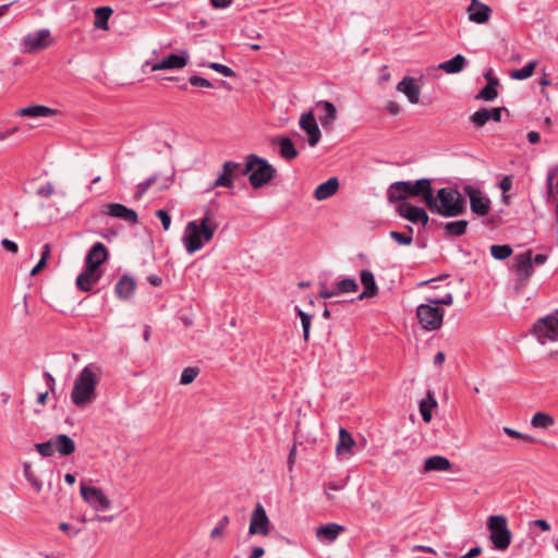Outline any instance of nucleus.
<instances>
[{
	"mask_svg": "<svg viewBox=\"0 0 558 558\" xmlns=\"http://www.w3.org/2000/svg\"><path fill=\"white\" fill-rule=\"evenodd\" d=\"M487 530L494 549L505 551L509 548L512 533L508 526V519L504 514H493L487 519Z\"/></svg>",
	"mask_w": 558,
	"mask_h": 558,
	"instance_id": "obj_7",
	"label": "nucleus"
},
{
	"mask_svg": "<svg viewBox=\"0 0 558 558\" xmlns=\"http://www.w3.org/2000/svg\"><path fill=\"white\" fill-rule=\"evenodd\" d=\"M338 187L339 181L336 177H332L316 187L314 196L318 201L326 199L332 196L338 191Z\"/></svg>",
	"mask_w": 558,
	"mask_h": 558,
	"instance_id": "obj_28",
	"label": "nucleus"
},
{
	"mask_svg": "<svg viewBox=\"0 0 558 558\" xmlns=\"http://www.w3.org/2000/svg\"><path fill=\"white\" fill-rule=\"evenodd\" d=\"M355 446V440L345 428H340L339 438L336 445V453L341 458H349L352 454V449Z\"/></svg>",
	"mask_w": 558,
	"mask_h": 558,
	"instance_id": "obj_22",
	"label": "nucleus"
},
{
	"mask_svg": "<svg viewBox=\"0 0 558 558\" xmlns=\"http://www.w3.org/2000/svg\"><path fill=\"white\" fill-rule=\"evenodd\" d=\"M207 66L227 77H234L236 75L235 72L231 68H229L225 64H221V63L210 62V63H208Z\"/></svg>",
	"mask_w": 558,
	"mask_h": 558,
	"instance_id": "obj_46",
	"label": "nucleus"
},
{
	"mask_svg": "<svg viewBox=\"0 0 558 558\" xmlns=\"http://www.w3.org/2000/svg\"><path fill=\"white\" fill-rule=\"evenodd\" d=\"M65 194L57 190L52 181H47L37 186V197L40 199H54L60 201L64 198Z\"/></svg>",
	"mask_w": 558,
	"mask_h": 558,
	"instance_id": "obj_26",
	"label": "nucleus"
},
{
	"mask_svg": "<svg viewBox=\"0 0 558 558\" xmlns=\"http://www.w3.org/2000/svg\"><path fill=\"white\" fill-rule=\"evenodd\" d=\"M21 117H35V105H29L26 108H22L16 112Z\"/></svg>",
	"mask_w": 558,
	"mask_h": 558,
	"instance_id": "obj_61",
	"label": "nucleus"
},
{
	"mask_svg": "<svg viewBox=\"0 0 558 558\" xmlns=\"http://www.w3.org/2000/svg\"><path fill=\"white\" fill-rule=\"evenodd\" d=\"M300 128L305 131L308 135L307 142L308 145L314 147L318 144L322 137L320 130L316 122L315 116L313 111L305 112L300 118Z\"/></svg>",
	"mask_w": 558,
	"mask_h": 558,
	"instance_id": "obj_15",
	"label": "nucleus"
},
{
	"mask_svg": "<svg viewBox=\"0 0 558 558\" xmlns=\"http://www.w3.org/2000/svg\"><path fill=\"white\" fill-rule=\"evenodd\" d=\"M54 41L49 29L37 31V50L49 48Z\"/></svg>",
	"mask_w": 558,
	"mask_h": 558,
	"instance_id": "obj_41",
	"label": "nucleus"
},
{
	"mask_svg": "<svg viewBox=\"0 0 558 558\" xmlns=\"http://www.w3.org/2000/svg\"><path fill=\"white\" fill-rule=\"evenodd\" d=\"M80 494L82 499L96 512L111 509L112 502L102 488L81 482Z\"/></svg>",
	"mask_w": 558,
	"mask_h": 558,
	"instance_id": "obj_10",
	"label": "nucleus"
},
{
	"mask_svg": "<svg viewBox=\"0 0 558 558\" xmlns=\"http://www.w3.org/2000/svg\"><path fill=\"white\" fill-rule=\"evenodd\" d=\"M343 487H344V484H340L337 482H329L325 485V494L329 500H333L335 495L332 493L339 492V490L343 489Z\"/></svg>",
	"mask_w": 558,
	"mask_h": 558,
	"instance_id": "obj_49",
	"label": "nucleus"
},
{
	"mask_svg": "<svg viewBox=\"0 0 558 558\" xmlns=\"http://www.w3.org/2000/svg\"><path fill=\"white\" fill-rule=\"evenodd\" d=\"M198 374L199 369L197 367L190 366L184 368L181 374L180 384L184 386L192 384L196 379Z\"/></svg>",
	"mask_w": 558,
	"mask_h": 558,
	"instance_id": "obj_43",
	"label": "nucleus"
},
{
	"mask_svg": "<svg viewBox=\"0 0 558 558\" xmlns=\"http://www.w3.org/2000/svg\"><path fill=\"white\" fill-rule=\"evenodd\" d=\"M426 301L433 305H451L453 303V296L451 293H446L439 299L427 298Z\"/></svg>",
	"mask_w": 558,
	"mask_h": 558,
	"instance_id": "obj_50",
	"label": "nucleus"
},
{
	"mask_svg": "<svg viewBox=\"0 0 558 558\" xmlns=\"http://www.w3.org/2000/svg\"><path fill=\"white\" fill-rule=\"evenodd\" d=\"M547 260L544 254L533 255L532 251H526L514 257L513 270L517 274L520 287L523 288L534 271V266L543 265Z\"/></svg>",
	"mask_w": 558,
	"mask_h": 558,
	"instance_id": "obj_8",
	"label": "nucleus"
},
{
	"mask_svg": "<svg viewBox=\"0 0 558 558\" xmlns=\"http://www.w3.org/2000/svg\"><path fill=\"white\" fill-rule=\"evenodd\" d=\"M242 170L241 163L234 161H226L222 165V173L216 179L213 183L211 187L216 189L219 186L223 187H232L233 186V178L232 175L235 171Z\"/></svg>",
	"mask_w": 558,
	"mask_h": 558,
	"instance_id": "obj_21",
	"label": "nucleus"
},
{
	"mask_svg": "<svg viewBox=\"0 0 558 558\" xmlns=\"http://www.w3.org/2000/svg\"><path fill=\"white\" fill-rule=\"evenodd\" d=\"M157 175H153L145 180L144 182L140 183L136 187L134 197L136 199H141L143 195L148 191V189L157 182Z\"/></svg>",
	"mask_w": 558,
	"mask_h": 558,
	"instance_id": "obj_44",
	"label": "nucleus"
},
{
	"mask_svg": "<svg viewBox=\"0 0 558 558\" xmlns=\"http://www.w3.org/2000/svg\"><path fill=\"white\" fill-rule=\"evenodd\" d=\"M108 258L106 246H92L85 258V269L76 278V287L80 291H90L104 275L101 265Z\"/></svg>",
	"mask_w": 558,
	"mask_h": 558,
	"instance_id": "obj_3",
	"label": "nucleus"
},
{
	"mask_svg": "<svg viewBox=\"0 0 558 558\" xmlns=\"http://www.w3.org/2000/svg\"><path fill=\"white\" fill-rule=\"evenodd\" d=\"M504 110H506V109L500 108V107L489 109V120H493L495 122H500L501 113Z\"/></svg>",
	"mask_w": 558,
	"mask_h": 558,
	"instance_id": "obj_56",
	"label": "nucleus"
},
{
	"mask_svg": "<svg viewBox=\"0 0 558 558\" xmlns=\"http://www.w3.org/2000/svg\"><path fill=\"white\" fill-rule=\"evenodd\" d=\"M499 85V80H489L481 92L475 96L477 100L492 101L498 96L497 86Z\"/></svg>",
	"mask_w": 558,
	"mask_h": 558,
	"instance_id": "obj_35",
	"label": "nucleus"
},
{
	"mask_svg": "<svg viewBox=\"0 0 558 558\" xmlns=\"http://www.w3.org/2000/svg\"><path fill=\"white\" fill-rule=\"evenodd\" d=\"M343 530V527L336 523H328L326 525H322L316 530V537L319 541L333 542L339 536V533Z\"/></svg>",
	"mask_w": 558,
	"mask_h": 558,
	"instance_id": "obj_30",
	"label": "nucleus"
},
{
	"mask_svg": "<svg viewBox=\"0 0 558 558\" xmlns=\"http://www.w3.org/2000/svg\"><path fill=\"white\" fill-rule=\"evenodd\" d=\"M481 553H482V548L476 546V547L471 548L466 554H464L460 558H474V557L478 556Z\"/></svg>",
	"mask_w": 558,
	"mask_h": 558,
	"instance_id": "obj_64",
	"label": "nucleus"
},
{
	"mask_svg": "<svg viewBox=\"0 0 558 558\" xmlns=\"http://www.w3.org/2000/svg\"><path fill=\"white\" fill-rule=\"evenodd\" d=\"M451 469V463L449 459L442 456H432L427 458L424 462V471L430 472V471H438V472H445L449 471Z\"/></svg>",
	"mask_w": 558,
	"mask_h": 558,
	"instance_id": "obj_29",
	"label": "nucleus"
},
{
	"mask_svg": "<svg viewBox=\"0 0 558 558\" xmlns=\"http://www.w3.org/2000/svg\"><path fill=\"white\" fill-rule=\"evenodd\" d=\"M99 374V367L94 364L85 366L80 372L71 391V400L76 407L85 408L96 399Z\"/></svg>",
	"mask_w": 558,
	"mask_h": 558,
	"instance_id": "obj_2",
	"label": "nucleus"
},
{
	"mask_svg": "<svg viewBox=\"0 0 558 558\" xmlns=\"http://www.w3.org/2000/svg\"><path fill=\"white\" fill-rule=\"evenodd\" d=\"M59 114V111L56 109H51L46 106L37 105V118L39 117H50V116H57Z\"/></svg>",
	"mask_w": 558,
	"mask_h": 558,
	"instance_id": "obj_54",
	"label": "nucleus"
},
{
	"mask_svg": "<svg viewBox=\"0 0 558 558\" xmlns=\"http://www.w3.org/2000/svg\"><path fill=\"white\" fill-rule=\"evenodd\" d=\"M295 312H296L298 316L301 319V325H302V329H303V339L305 341H307L310 339V329H311V325H312V315L305 313L304 311H302L298 306L295 307Z\"/></svg>",
	"mask_w": 558,
	"mask_h": 558,
	"instance_id": "obj_42",
	"label": "nucleus"
},
{
	"mask_svg": "<svg viewBox=\"0 0 558 558\" xmlns=\"http://www.w3.org/2000/svg\"><path fill=\"white\" fill-rule=\"evenodd\" d=\"M437 407V401L432 391L427 392V397L420 402V413L425 423L432 421V411Z\"/></svg>",
	"mask_w": 558,
	"mask_h": 558,
	"instance_id": "obj_33",
	"label": "nucleus"
},
{
	"mask_svg": "<svg viewBox=\"0 0 558 558\" xmlns=\"http://www.w3.org/2000/svg\"><path fill=\"white\" fill-rule=\"evenodd\" d=\"M554 424V416L545 412H536L531 418V426L538 429L550 428Z\"/></svg>",
	"mask_w": 558,
	"mask_h": 558,
	"instance_id": "obj_34",
	"label": "nucleus"
},
{
	"mask_svg": "<svg viewBox=\"0 0 558 558\" xmlns=\"http://www.w3.org/2000/svg\"><path fill=\"white\" fill-rule=\"evenodd\" d=\"M466 59L462 54H457L452 59L445 61L438 65V69L449 74H456L463 70Z\"/></svg>",
	"mask_w": 558,
	"mask_h": 558,
	"instance_id": "obj_32",
	"label": "nucleus"
},
{
	"mask_svg": "<svg viewBox=\"0 0 558 558\" xmlns=\"http://www.w3.org/2000/svg\"><path fill=\"white\" fill-rule=\"evenodd\" d=\"M322 105L325 110V116L320 119V122H322L323 126H329L336 120V114H337L336 107L330 101H323Z\"/></svg>",
	"mask_w": 558,
	"mask_h": 558,
	"instance_id": "obj_40",
	"label": "nucleus"
},
{
	"mask_svg": "<svg viewBox=\"0 0 558 558\" xmlns=\"http://www.w3.org/2000/svg\"><path fill=\"white\" fill-rule=\"evenodd\" d=\"M470 121L476 129L484 126L489 121V109H478L470 117Z\"/></svg>",
	"mask_w": 558,
	"mask_h": 558,
	"instance_id": "obj_38",
	"label": "nucleus"
},
{
	"mask_svg": "<svg viewBox=\"0 0 558 558\" xmlns=\"http://www.w3.org/2000/svg\"><path fill=\"white\" fill-rule=\"evenodd\" d=\"M512 253L511 246H490V254L496 259H505Z\"/></svg>",
	"mask_w": 558,
	"mask_h": 558,
	"instance_id": "obj_45",
	"label": "nucleus"
},
{
	"mask_svg": "<svg viewBox=\"0 0 558 558\" xmlns=\"http://www.w3.org/2000/svg\"><path fill=\"white\" fill-rule=\"evenodd\" d=\"M359 289V284L353 278H344L337 282L336 284V293L344 294V293H353Z\"/></svg>",
	"mask_w": 558,
	"mask_h": 558,
	"instance_id": "obj_37",
	"label": "nucleus"
},
{
	"mask_svg": "<svg viewBox=\"0 0 558 558\" xmlns=\"http://www.w3.org/2000/svg\"><path fill=\"white\" fill-rule=\"evenodd\" d=\"M390 236L399 242V244H411L412 236L397 231H391Z\"/></svg>",
	"mask_w": 558,
	"mask_h": 558,
	"instance_id": "obj_53",
	"label": "nucleus"
},
{
	"mask_svg": "<svg viewBox=\"0 0 558 558\" xmlns=\"http://www.w3.org/2000/svg\"><path fill=\"white\" fill-rule=\"evenodd\" d=\"M58 204L59 201L40 199L37 197V208L40 209L43 218L49 222L63 217V210Z\"/></svg>",
	"mask_w": 558,
	"mask_h": 558,
	"instance_id": "obj_20",
	"label": "nucleus"
},
{
	"mask_svg": "<svg viewBox=\"0 0 558 558\" xmlns=\"http://www.w3.org/2000/svg\"><path fill=\"white\" fill-rule=\"evenodd\" d=\"M361 283L364 289L360 293L359 300L371 299L378 294V287L371 270L364 269L361 271Z\"/></svg>",
	"mask_w": 558,
	"mask_h": 558,
	"instance_id": "obj_23",
	"label": "nucleus"
},
{
	"mask_svg": "<svg viewBox=\"0 0 558 558\" xmlns=\"http://www.w3.org/2000/svg\"><path fill=\"white\" fill-rule=\"evenodd\" d=\"M59 529L62 532L68 533L69 536H71V537L78 535L81 532V530H78V529L77 530L72 529L71 525L65 522L60 523Z\"/></svg>",
	"mask_w": 558,
	"mask_h": 558,
	"instance_id": "obj_57",
	"label": "nucleus"
},
{
	"mask_svg": "<svg viewBox=\"0 0 558 558\" xmlns=\"http://www.w3.org/2000/svg\"><path fill=\"white\" fill-rule=\"evenodd\" d=\"M218 225L210 217L209 213L198 220L190 221L184 231V244H203L213 240Z\"/></svg>",
	"mask_w": 558,
	"mask_h": 558,
	"instance_id": "obj_6",
	"label": "nucleus"
},
{
	"mask_svg": "<svg viewBox=\"0 0 558 558\" xmlns=\"http://www.w3.org/2000/svg\"><path fill=\"white\" fill-rule=\"evenodd\" d=\"M274 145H279V155L282 159L291 161L299 155L292 140L287 136H278L272 140Z\"/></svg>",
	"mask_w": 558,
	"mask_h": 558,
	"instance_id": "obj_24",
	"label": "nucleus"
},
{
	"mask_svg": "<svg viewBox=\"0 0 558 558\" xmlns=\"http://www.w3.org/2000/svg\"><path fill=\"white\" fill-rule=\"evenodd\" d=\"M469 20L476 24H485L489 21L492 15V9L480 2L478 0H471L468 7Z\"/></svg>",
	"mask_w": 558,
	"mask_h": 558,
	"instance_id": "obj_19",
	"label": "nucleus"
},
{
	"mask_svg": "<svg viewBox=\"0 0 558 558\" xmlns=\"http://www.w3.org/2000/svg\"><path fill=\"white\" fill-rule=\"evenodd\" d=\"M504 432L511 438H515V439H522V440H526V441H530V442H534L535 441V438L532 437L531 435L529 434H523L521 432H518L513 428H510V427H504Z\"/></svg>",
	"mask_w": 558,
	"mask_h": 558,
	"instance_id": "obj_48",
	"label": "nucleus"
},
{
	"mask_svg": "<svg viewBox=\"0 0 558 558\" xmlns=\"http://www.w3.org/2000/svg\"><path fill=\"white\" fill-rule=\"evenodd\" d=\"M537 65V61H530L526 65L521 69H515L510 72V77L513 80H525L533 75L534 70Z\"/></svg>",
	"mask_w": 558,
	"mask_h": 558,
	"instance_id": "obj_36",
	"label": "nucleus"
},
{
	"mask_svg": "<svg viewBox=\"0 0 558 558\" xmlns=\"http://www.w3.org/2000/svg\"><path fill=\"white\" fill-rule=\"evenodd\" d=\"M396 88L407 97L410 104L415 105L420 101L421 87L416 84L414 77L404 76Z\"/></svg>",
	"mask_w": 558,
	"mask_h": 558,
	"instance_id": "obj_18",
	"label": "nucleus"
},
{
	"mask_svg": "<svg viewBox=\"0 0 558 558\" xmlns=\"http://www.w3.org/2000/svg\"><path fill=\"white\" fill-rule=\"evenodd\" d=\"M445 312L427 302L416 308V317L423 329L428 331L438 330L442 326Z\"/></svg>",
	"mask_w": 558,
	"mask_h": 558,
	"instance_id": "obj_11",
	"label": "nucleus"
},
{
	"mask_svg": "<svg viewBox=\"0 0 558 558\" xmlns=\"http://www.w3.org/2000/svg\"><path fill=\"white\" fill-rule=\"evenodd\" d=\"M136 282L135 280L124 275L121 277V279L117 282L114 287V292L122 300H128L135 291Z\"/></svg>",
	"mask_w": 558,
	"mask_h": 558,
	"instance_id": "obj_25",
	"label": "nucleus"
},
{
	"mask_svg": "<svg viewBox=\"0 0 558 558\" xmlns=\"http://www.w3.org/2000/svg\"><path fill=\"white\" fill-rule=\"evenodd\" d=\"M531 333L542 345L548 342L558 341V317L556 314H548L535 320L532 325Z\"/></svg>",
	"mask_w": 558,
	"mask_h": 558,
	"instance_id": "obj_9",
	"label": "nucleus"
},
{
	"mask_svg": "<svg viewBox=\"0 0 558 558\" xmlns=\"http://www.w3.org/2000/svg\"><path fill=\"white\" fill-rule=\"evenodd\" d=\"M391 78V74L388 71V65H383L380 69V75H379V84H384L389 82Z\"/></svg>",
	"mask_w": 558,
	"mask_h": 558,
	"instance_id": "obj_59",
	"label": "nucleus"
},
{
	"mask_svg": "<svg viewBox=\"0 0 558 558\" xmlns=\"http://www.w3.org/2000/svg\"><path fill=\"white\" fill-rule=\"evenodd\" d=\"M463 192L470 197L471 211L478 216H486L490 209V199L481 190L472 185H464Z\"/></svg>",
	"mask_w": 558,
	"mask_h": 558,
	"instance_id": "obj_12",
	"label": "nucleus"
},
{
	"mask_svg": "<svg viewBox=\"0 0 558 558\" xmlns=\"http://www.w3.org/2000/svg\"><path fill=\"white\" fill-rule=\"evenodd\" d=\"M94 26L98 29H109V19L113 14V10L110 7H99L95 10Z\"/></svg>",
	"mask_w": 558,
	"mask_h": 558,
	"instance_id": "obj_31",
	"label": "nucleus"
},
{
	"mask_svg": "<svg viewBox=\"0 0 558 558\" xmlns=\"http://www.w3.org/2000/svg\"><path fill=\"white\" fill-rule=\"evenodd\" d=\"M468 228V221L466 220H457L446 223L445 231L447 234L450 235H462L465 233Z\"/></svg>",
	"mask_w": 558,
	"mask_h": 558,
	"instance_id": "obj_39",
	"label": "nucleus"
},
{
	"mask_svg": "<svg viewBox=\"0 0 558 558\" xmlns=\"http://www.w3.org/2000/svg\"><path fill=\"white\" fill-rule=\"evenodd\" d=\"M386 110L389 114L397 116L400 113V106L398 102L391 100L386 105Z\"/></svg>",
	"mask_w": 558,
	"mask_h": 558,
	"instance_id": "obj_60",
	"label": "nucleus"
},
{
	"mask_svg": "<svg viewBox=\"0 0 558 558\" xmlns=\"http://www.w3.org/2000/svg\"><path fill=\"white\" fill-rule=\"evenodd\" d=\"M511 186H512V179L509 175L504 177L501 179V181L499 182V187L504 193L510 191Z\"/></svg>",
	"mask_w": 558,
	"mask_h": 558,
	"instance_id": "obj_58",
	"label": "nucleus"
},
{
	"mask_svg": "<svg viewBox=\"0 0 558 558\" xmlns=\"http://www.w3.org/2000/svg\"><path fill=\"white\" fill-rule=\"evenodd\" d=\"M34 50H35V36L29 34L24 39L23 51L24 52H33Z\"/></svg>",
	"mask_w": 558,
	"mask_h": 558,
	"instance_id": "obj_55",
	"label": "nucleus"
},
{
	"mask_svg": "<svg viewBox=\"0 0 558 558\" xmlns=\"http://www.w3.org/2000/svg\"><path fill=\"white\" fill-rule=\"evenodd\" d=\"M189 61L187 51H182L181 54H169L163 60L156 62L151 65V71H161V70H175L183 69Z\"/></svg>",
	"mask_w": 558,
	"mask_h": 558,
	"instance_id": "obj_16",
	"label": "nucleus"
},
{
	"mask_svg": "<svg viewBox=\"0 0 558 558\" xmlns=\"http://www.w3.org/2000/svg\"><path fill=\"white\" fill-rule=\"evenodd\" d=\"M250 173V183L254 189H259L268 184L277 174V170L266 159L255 154L246 157L244 168L241 170L242 175Z\"/></svg>",
	"mask_w": 558,
	"mask_h": 558,
	"instance_id": "obj_5",
	"label": "nucleus"
},
{
	"mask_svg": "<svg viewBox=\"0 0 558 558\" xmlns=\"http://www.w3.org/2000/svg\"><path fill=\"white\" fill-rule=\"evenodd\" d=\"M54 451L56 449L53 438L46 442L37 444V452H39L41 456L50 457L54 453Z\"/></svg>",
	"mask_w": 558,
	"mask_h": 558,
	"instance_id": "obj_47",
	"label": "nucleus"
},
{
	"mask_svg": "<svg viewBox=\"0 0 558 558\" xmlns=\"http://www.w3.org/2000/svg\"><path fill=\"white\" fill-rule=\"evenodd\" d=\"M232 0H210V4L215 9H225L231 4Z\"/></svg>",
	"mask_w": 558,
	"mask_h": 558,
	"instance_id": "obj_62",
	"label": "nucleus"
},
{
	"mask_svg": "<svg viewBox=\"0 0 558 558\" xmlns=\"http://www.w3.org/2000/svg\"><path fill=\"white\" fill-rule=\"evenodd\" d=\"M270 521L267 517L266 510L260 502H257L250 520L248 533L251 535H268Z\"/></svg>",
	"mask_w": 558,
	"mask_h": 558,
	"instance_id": "obj_13",
	"label": "nucleus"
},
{
	"mask_svg": "<svg viewBox=\"0 0 558 558\" xmlns=\"http://www.w3.org/2000/svg\"><path fill=\"white\" fill-rule=\"evenodd\" d=\"M399 214L413 223L426 226L428 222V215L423 207L404 203L399 206Z\"/></svg>",
	"mask_w": 558,
	"mask_h": 558,
	"instance_id": "obj_17",
	"label": "nucleus"
},
{
	"mask_svg": "<svg viewBox=\"0 0 558 558\" xmlns=\"http://www.w3.org/2000/svg\"><path fill=\"white\" fill-rule=\"evenodd\" d=\"M225 534H226V531L223 529H221L220 526L216 525L210 531V538H213V539H215V538H223Z\"/></svg>",
	"mask_w": 558,
	"mask_h": 558,
	"instance_id": "obj_63",
	"label": "nucleus"
},
{
	"mask_svg": "<svg viewBox=\"0 0 558 558\" xmlns=\"http://www.w3.org/2000/svg\"><path fill=\"white\" fill-rule=\"evenodd\" d=\"M156 216L160 219L163 229L168 230L170 225H171V217H170V215L166 210H163V209H158L156 211Z\"/></svg>",
	"mask_w": 558,
	"mask_h": 558,
	"instance_id": "obj_52",
	"label": "nucleus"
},
{
	"mask_svg": "<svg viewBox=\"0 0 558 558\" xmlns=\"http://www.w3.org/2000/svg\"><path fill=\"white\" fill-rule=\"evenodd\" d=\"M102 213L110 217L119 218L131 225H136L138 222V216L136 211L120 203H109L104 205Z\"/></svg>",
	"mask_w": 558,
	"mask_h": 558,
	"instance_id": "obj_14",
	"label": "nucleus"
},
{
	"mask_svg": "<svg viewBox=\"0 0 558 558\" xmlns=\"http://www.w3.org/2000/svg\"><path fill=\"white\" fill-rule=\"evenodd\" d=\"M432 213H437L444 217H457L462 215L466 208V202L457 190L442 187L438 190L437 195H433Z\"/></svg>",
	"mask_w": 558,
	"mask_h": 558,
	"instance_id": "obj_4",
	"label": "nucleus"
},
{
	"mask_svg": "<svg viewBox=\"0 0 558 558\" xmlns=\"http://www.w3.org/2000/svg\"><path fill=\"white\" fill-rule=\"evenodd\" d=\"M409 197H421L427 207H432L434 203L430 180L423 178L415 182L397 181L391 183L387 190L389 203L405 201Z\"/></svg>",
	"mask_w": 558,
	"mask_h": 558,
	"instance_id": "obj_1",
	"label": "nucleus"
},
{
	"mask_svg": "<svg viewBox=\"0 0 558 558\" xmlns=\"http://www.w3.org/2000/svg\"><path fill=\"white\" fill-rule=\"evenodd\" d=\"M53 442L56 451L61 456H70L76 449L74 440L65 434L53 437Z\"/></svg>",
	"mask_w": 558,
	"mask_h": 558,
	"instance_id": "obj_27",
	"label": "nucleus"
},
{
	"mask_svg": "<svg viewBox=\"0 0 558 558\" xmlns=\"http://www.w3.org/2000/svg\"><path fill=\"white\" fill-rule=\"evenodd\" d=\"M189 82L191 85L197 86V87H207V88L213 87L211 82H209L207 78L198 76V75L190 76Z\"/></svg>",
	"mask_w": 558,
	"mask_h": 558,
	"instance_id": "obj_51",
	"label": "nucleus"
}]
</instances>
